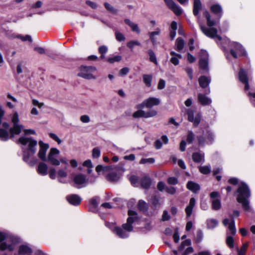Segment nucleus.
Wrapping results in <instances>:
<instances>
[{"mask_svg":"<svg viewBox=\"0 0 255 255\" xmlns=\"http://www.w3.org/2000/svg\"><path fill=\"white\" fill-rule=\"evenodd\" d=\"M210 11L214 14V17L212 18L210 13L207 10L203 12V15L206 18L207 25L209 28L205 25L200 24V27L202 32H218V29L214 27L215 26L218 25L220 19L223 14V10L222 6L219 3L213 4L211 5Z\"/></svg>","mask_w":255,"mask_h":255,"instance_id":"1","label":"nucleus"},{"mask_svg":"<svg viewBox=\"0 0 255 255\" xmlns=\"http://www.w3.org/2000/svg\"><path fill=\"white\" fill-rule=\"evenodd\" d=\"M17 143L25 145L27 144V148L23 151V159L28 162L29 157L36 152V146L37 141L32 137H20L17 140Z\"/></svg>","mask_w":255,"mask_h":255,"instance_id":"2","label":"nucleus"},{"mask_svg":"<svg viewBox=\"0 0 255 255\" xmlns=\"http://www.w3.org/2000/svg\"><path fill=\"white\" fill-rule=\"evenodd\" d=\"M238 193L237 200L242 205L243 209L246 211H250L249 201L248 199L250 197V190L248 186L244 182H242L238 188Z\"/></svg>","mask_w":255,"mask_h":255,"instance_id":"3","label":"nucleus"},{"mask_svg":"<svg viewBox=\"0 0 255 255\" xmlns=\"http://www.w3.org/2000/svg\"><path fill=\"white\" fill-rule=\"evenodd\" d=\"M11 122L13 126L12 128H10L9 130L10 138H13L14 134H19L23 128V126L18 124V115L17 112H15L13 114Z\"/></svg>","mask_w":255,"mask_h":255,"instance_id":"4","label":"nucleus"},{"mask_svg":"<svg viewBox=\"0 0 255 255\" xmlns=\"http://www.w3.org/2000/svg\"><path fill=\"white\" fill-rule=\"evenodd\" d=\"M80 72L78 76L86 79H95L92 72L96 70V68L93 66H86L82 65L79 68Z\"/></svg>","mask_w":255,"mask_h":255,"instance_id":"5","label":"nucleus"},{"mask_svg":"<svg viewBox=\"0 0 255 255\" xmlns=\"http://www.w3.org/2000/svg\"><path fill=\"white\" fill-rule=\"evenodd\" d=\"M59 154V151L56 148H51L48 153L47 161L53 165H59L60 161L56 159V156Z\"/></svg>","mask_w":255,"mask_h":255,"instance_id":"6","label":"nucleus"},{"mask_svg":"<svg viewBox=\"0 0 255 255\" xmlns=\"http://www.w3.org/2000/svg\"><path fill=\"white\" fill-rule=\"evenodd\" d=\"M157 112L154 110H150L148 112H144L141 110H138L134 112L132 116L134 118H148L150 117H154L157 115Z\"/></svg>","mask_w":255,"mask_h":255,"instance_id":"7","label":"nucleus"},{"mask_svg":"<svg viewBox=\"0 0 255 255\" xmlns=\"http://www.w3.org/2000/svg\"><path fill=\"white\" fill-rule=\"evenodd\" d=\"M38 144L40 149L37 155L41 160L43 161H46L47 157L46 156V153L49 147V144L44 143L42 140L39 141Z\"/></svg>","mask_w":255,"mask_h":255,"instance_id":"8","label":"nucleus"},{"mask_svg":"<svg viewBox=\"0 0 255 255\" xmlns=\"http://www.w3.org/2000/svg\"><path fill=\"white\" fill-rule=\"evenodd\" d=\"M168 7L171 9L176 15L182 14L183 10L181 7L177 5L173 0H164Z\"/></svg>","mask_w":255,"mask_h":255,"instance_id":"9","label":"nucleus"},{"mask_svg":"<svg viewBox=\"0 0 255 255\" xmlns=\"http://www.w3.org/2000/svg\"><path fill=\"white\" fill-rule=\"evenodd\" d=\"M188 116V120L190 122H193L194 126L196 127L199 124L201 121V116L198 114L195 118H194V113L192 110L188 109L186 111Z\"/></svg>","mask_w":255,"mask_h":255,"instance_id":"10","label":"nucleus"},{"mask_svg":"<svg viewBox=\"0 0 255 255\" xmlns=\"http://www.w3.org/2000/svg\"><path fill=\"white\" fill-rule=\"evenodd\" d=\"M68 202L71 205L74 206L79 205L81 202V197L76 194H71L66 197Z\"/></svg>","mask_w":255,"mask_h":255,"instance_id":"11","label":"nucleus"},{"mask_svg":"<svg viewBox=\"0 0 255 255\" xmlns=\"http://www.w3.org/2000/svg\"><path fill=\"white\" fill-rule=\"evenodd\" d=\"M73 181L77 185H82L88 183V180L86 179V176L82 174L75 175L73 178Z\"/></svg>","mask_w":255,"mask_h":255,"instance_id":"12","label":"nucleus"},{"mask_svg":"<svg viewBox=\"0 0 255 255\" xmlns=\"http://www.w3.org/2000/svg\"><path fill=\"white\" fill-rule=\"evenodd\" d=\"M160 103V100L156 98L150 97L146 99V105L147 109H151L154 106H158Z\"/></svg>","mask_w":255,"mask_h":255,"instance_id":"13","label":"nucleus"},{"mask_svg":"<svg viewBox=\"0 0 255 255\" xmlns=\"http://www.w3.org/2000/svg\"><path fill=\"white\" fill-rule=\"evenodd\" d=\"M107 180L111 182H116L120 178V174L115 172H112L106 176Z\"/></svg>","mask_w":255,"mask_h":255,"instance_id":"14","label":"nucleus"},{"mask_svg":"<svg viewBox=\"0 0 255 255\" xmlns=\"http://www.w3.org/2000/svg\"><path fill=\"white\" fill-rule=\"evenodd\" d=\"M199 84L202 88H206L207 87L210 83L211 79L209 77L205 76H202L199 77L198 79Z\"/></svg>","mask_w":255,"mask_h":255,"instance_id":"15","label":"nucleus"},{"mask_svg":"<svg viewBox=\"0 0 255 255\" xmlns=\"http://www.w3.org/2000/svg\"><path fill=\"white\" fill-rule=\"evenodd\" d=\"M128 215L129 217L127 219V223L130 225L138 219L137 213L134 211L128 210Z\"/></svg>","mask_w":255,"mask_h":255,"instance_id":"16","label":"nucleus"},{"mask_svg":"<svg viewBox=\"0 0 255 255\" xmlns=\"http://www.w3.org/2000/svg\"><path fill=\"white\" fill-rule=\"evenodd\" d=\"M196 204V200L194 198H191L190 200L189 204L185 209V212L188 217H190L192 212V209Z\"/></svg>","mask_w":255,"mask_h":255,"instance_id":"17","label":"nucleus"},{"mask_svg":"<svg viewBox=\"0 0 255 255\" xmlns=\"http://www.w3.org/2000/svg\"><path fill=\"white\" fill-rule=\"evenodd\" d=\"M202 3L200 0H194L193 12L195 16H198L201 9Z\"/></svg>","mask_w":255,"mask_h":255,"instance_id":"18","label":"nucleus"},{"mask_svg":"<svg viewBox=\"0 0 255 255\" xmlns=\"http://www.w3.org/2000/svg\"><path fill=\"white\" fill-rule=\"evenodd\" d=\"M199 102L202 105H208L211 103V100L204 95L199 94L198 96Z\"/></svg>","mask_w":255,"mask_h":255,"instance_id":"19","label":"nucleus"},{"mask_svg":"<svg viewBox=\"0 0 255 255\" xmlns=\"http://www.w3.org/2000/svg\"><path fill=\"white\" fill-rule=\"evenodd\" d=\"M187 188L194 193H196L200 189L199 185L193 181H189L187 183Z\"/></svg>","mask_w":255,"mask_h":255,"instance_id":"20","label":"nucleus"},{"mask_svg":"<svg viewBox=\"0 0 255 255\" xmlns=\"http://www.w3.org/2000/svg\"><path fill=\"white\" fill-rule=\"evenodd\" d=\"M199 66L201 70H204L206 72H209L208 60L205 59H200L199 61Z\"/></svg>","mask_w":255,"mask_h":255,"instance_id":"21","label":"nucleus"},{"mask_svg":"<svg viewBox=\"0 0 255 255\" xmlns=\"http://www.w3.org/2000/svg\"><path fill=\"white\" fill-rule=\"evenodd\" d=\"M151 183V179L149 177L145 176L141 180V186L145 189H148Z\"/></svg>","mask_w":255,"mask_h":255,"instance_id":"22","label":"nucleus"},{"mask_svg":"<svg viewBox=\"0 0 255 255\" xmlns=\"http://www.w3.org/2000/svg\"><path fill=\"white\" fill-rule=\"evenodd\" d=\"M233 47L237 51L238 54L241 56H245L246 55V51L243 48L242 46L236 42L233 43Z\"/></svg>","mask_w":255,"mask_h":255,"instance_id":"23","label":"nucleus"},{"mask_svg":"<svg viewBox=\"0 0 255 255\" xmlns=\"http://www.w3.org/2000/svg\"><path fill=\"white\" fill-rule=\"evenodd\" d=\"M48 167L47 165L43 163L40 162L38 166V172L41 175H46L47 173Z\"/></svg>","mask_w":255,"mask_h":255,"instance_id":"24","label":"nucleus"},{"mask_svg":"<svg viewBox=\"0 0 255 255\" xmlns=\"http://www.w3.org/2000/svg\"><path fill=\"white\" fill-rule=\"evenodd\" d=\"M239 78L242 83L248 80L247 72L243 68H241L239 72Z\"/></svg>","mask_w":255,"mask_h":255,"instance_id":"25","label":"nucleus"},{"mask_svg":"<svg viewBox=\"0 0 255 255\" xmlns=\"http://www.w3.org/2000/svg\"><path fill=\"white\" fill-rule=\"evenodd\" d=\"M138 209L142 212H146L148 209L147 204L142 200H139L137 205Z\"/></svg>","mask_w":255,"mask_h":255,"instance_id":"26","label":"nucleus"},{"mask_svg":"<svg viewBox=\"0 0 255 255\" xmlns=\"http://www.w3.org/2000/svg\"><path fill=\"white\" fill-rule=\"evenodd\" d=\"M125 22L131 28L133 32H139V29L137 24L133 23L129 19H125Z\"/></svg>","mask_w":255,"mask_h":255,"instance_id":"27","label":"nucleus"},{"mask_svg":"<svg viewBox=\"0 0 255 255\" xmlns=\"http://www.w3.org/2000/svg\"><path fill=\"white\" fill-rule=\"evenodd\" d=\"M32 253V250L27 246L21 245L19 248V254H30Z\"/></svg>","mask_w":255,"mask_h":255,"instance_id":"28","label":"nucleus"},{"mask_svg":"<svg viewBox=\"0 0 255 255\" xmlns=\"http://www.w3.org/2000/svg\"><path fill=\"white\" fill-rule=\"evenodd\" d=\"M192 159L195 162H200L204 160V154H201L199 152H194L192 154Z\"/></svg>","mask_w":255,"mask_h":255,"instance_id":"29","label":"nucleus"},{"mask_svg":"<svg viewBox=\"0 0 255 255\" xmlns=\"http://www.w3.org/2000/svg\"><path fill=\"white\" fill-rule=\"evenodd\" d=\"M231 222L230 223L229 225L228 226V228L231 231V234L233 235H235L236 233V229L235 226V221L234 217L233 215L231 216Z\"/></svg>","mask_w":255,"mask_h":255,"instance_id":"30","label":"nucleus"},{"mask_svg":"<svg viewBox=\"0 0 255 255\" xmlns=\"http://www.w3.org/2000/svg\"><path fill=\"white\" fill-rule=\"evenodd\" d=\"M176 50L178 51L182 50L184 47V42L181 38H178L176 41Z\"/></svg>","mask_w":255,"mask_h":255,"instance_id":"31","label":"nucleus"},{"mask_svg":"<svg viewBox=\"0 0 255 255\" xmlns=\"http://www.w3.org/2000/svg\"><path fill=\"white\" fill-rule=\"evenodd\" d=\"M152 76L151 75L144 74L143 75V80L145 84L148 87L151 85Z\"/></svg>","mask_w":255,"mask_h":255,"instance_id":"32","label":"nucleus"},{"mask_svg":"<svg viewBox=\"0 0 255 255\" xmlns=\"http://www.w3.org/2000/svg\"><path fill=\"white\" fill-rule=\"evenodd\" d=\"M159 197H158L156 195H154L151 197V202L152 205L153 206V207L157 208L160 206V203L159 202Z\"/></svg>","mask_w":255,"mask_h":255,"instance_id":"33","label":"nucleus"},{"mask_svg":"<svg viewBox=\"0 0 255 255\" xmlns=\"http://www.w3.org/2000/svg\"><path fill=\"white\" fill-rule=\"evenodd\" d=\"M9 137L8 132L3 128H0V138L4 141L7 140Z\"/></svg>","mask_w":255,"mask_h":255,"instance_id":"34","label":"nucleus"},{"mask_svg":"<svg viewBox=\"0 0 255 255\" xmlns=\"http://www.w3.org/2000/svg\"><path fill=\"white\" fill-rule=\"evenodd\" d=\"M205 34L209 37L214 39L217 42L222 40V37L217 34V33H205Z\"/></svg>","mask_w":255,"mask_h":255,"instance_id":"35","label":"nucleus"},{"mask_svg":"<svg viewBox=\"0 0 255 255\" xmlns=\"http://www.w3.org/2000/svg\"><path fill=\"white\" fill-rule=\"evenodd\" d=\"M115 232L118 236L121 238H125L128 236L126 233L121 228L116 227L115 228Z\"/></svg>","mask_w":255,"mask_h":255,"instance_id":"36","label":"nucleus"},{"mask_svg":"<svg viewBox=\"0 0 255 255\" xmlns=\"http://www.w3.org/2000/svg\"><path fill=\"white\" fill-rule=\"evenodd\" d=\"M104 6L105 7V8L109 11H110V12L112 13H114V14H116L118 12V9H116L115 8H114L112 5H111L110 4H109V3L107 2H104Z\"/></svg>","mask_w":255,"mask_h":255,"instance_id":"37","label":"nucleus"},{"mask_svg":"<svg viewBox=\"0 0 255 255\" xmlns=\"http://www.w3.org/2000/svg\"><path fill=\"white\" fill-rule=\"evenodd\" d=\"M148 54L149 56L150 61L157 65V62L156 60V58L154 52L152 50L150 49L148 51Z\"/></svg>","mask_w":255,"mask_h":255,"instance_id":"38","label":"nucleus"},{"mask_svg":"<svg viewBox=\"0 0 255 255\" xmlns=\"http://www.w3.org/2000/svg\"><path fill=\"white\" fill-rule=\"evenodd\" d=\"M247 247L248 244H244L240 250L238 249V255H245Z\"/></svg>","mask_w":255,"mask_h":255,"instance_id":"39","label":"nucleus"},{"mask_svg":"<svg viewBox=\"0 0 255 255\" xmlns=\"http://www.w3.org/2000/svg\"><path fill=\"white\" fill-rule=\"evenodd\" d=\"M212 208L214 210H218L221 208V202L218 199H215L212 201Z\"/></svg>","mask_w":255,"mask_h":255,"instance_id":"40","label":"nucleus"},{"mask_svg":"<svg viewBox=\"0 0 255 255\" xmlns=\"http://www.w3.org/2000/svg\"><path fill=\"white\" fill-rule=\"evenodd\" d=\"M199 171L204 174H207L210 173L211 169L209 166H200L199 167Z\"/></svg>","mask_w":255,"mask_h":255,"instance_id":"41","label":"nucleus"},{"mask_svg":"<svg viewBox=\"0 0 255 255\" xmlns=\"http://www.w3.org/2000/svg\"><path fill=\"white\" fill-rule=\"evenodd\" d=\"M194 136H195V135L192 131H191V130L188 131L187 136V141L189 143H192L193 140L194 139Z\"/></svg>","mask_w":255,"mask_h":255,"instance_id":"42","label":"nucleus"},{"mask_svg":"<svg viewBox=\"0 0 255 255\" xmlns=\"http://www.w3.org/2000/svg\"><path fill=\"white\" fill-rule=\"evenodd\" d=\"M234 240L232 237L228 236L226 239V243L230 248H233L234 247Z\"/></svg>","mask_w":255,"mask_h":255,"instance_id":"43","label":"nucleus"},{"mask_svg":"<svg viewBox=\"0 0 255 255\" xmlns=\"http://www.w3.org/2000/svg\"><path fill=\"white\" fill-rule=\"evenodd\" d=\"M122 57L121 56H116L114 57L109 58L108 59V61L110 63H113L115 62H119L121 60Z\"/></svg>","mask_w":255,"mask_h":255,"instance_id":"44","label":"nucleus"},{"mask_svg":"<svg viewBox=\"0 0 255 255\" xmlns=\"http://www.w3.org/2000/svg\"><path fill=\"white\" fill-rule=\"evenodd\" d=\"M155 161V160L153 158H142L140 161L139 163L140 164H145L147 162L150 163H153Z\"/></svg>","mask_w":255,"mask_h":255,"instance_id":"45","label":"nucleus"},{"mask_svg":"<svg viewBox=\"0 0 255 255\" xmlns=\"http://www.w3.org/2000/svg\"><path fill=\"white\" fill-rule=\"evenodd\" d=\"M140 43L137 41H130L127 43V46L129 47L131 51H132V48L134 45H140Z\"/></svg>","mask_w":255,"mask_h":255,"instance_id":"46","label":"nucleus"},{"mask_svg":"<svg viewBox=\"0 0 255 255\" xmlns=\"http://www.w3.org/2000/svg\"><path fill=\"white\" fill-rule=\"evenodd\" d=\"M218 224V221L215 219H211L208 222V226L209 228H213Z\"/></svg>","mask_w":255,"mask_h":255,"instance_id":"47","label":"nucleus"},{"mask_svg":"<svg viewBox=\"0 0 255 255\" xmlns=\"http://www.w3.org/2000/svg\"><path fill=\"white\" fill-rule=\"evenodd\" d=\"M100 150L98 148H94L92 151V156L93 158H98L100 156Z\"/></svg>","mask_w":255,"mask_h":255,"instance_id":"48","label":"nucleus"},{"mask_svg":"<svg viewBox=\"0 0 255 255\" xmlns=\"http://www.w3.org/2000/svg\"><path fill=\"white\" fill-rule=\"evenodd\" d=\"M200 59H205L208 60L209 55L207 52L204 50H201L200 52Z\"/></svg>","mask_w":255,"mask_h":255,"instance_id":"49","label":"nucleus"},{"mask_svg":"<svg viewBox=\"0 0 255 255\" xmlns=\"http://www.w3.org/2000/svg\"><path fill=\"white\" fill-rule=\"evenodd\" d=\"M167 182L169 184L175 185L178 183V180L174 177H171L168 178Z\"/></svg>","mask_w":255,"mask_h":255,"instance_id":"50","label":"nucleus"},{"mask_svg":"<svg viewBox=\"0 0 255 255\" xmlns=\"http://www.w3.org/2000/svg\"><path fill=\"white\" fill-rule=\"evenodd\" d=\"M197 140L198 144L200 146H203L205 143V138L202 136L200 135L197 136Z\"/></svg>","mask_w":255,"mask_h":255,"instance_id":"51","label":"nucleus"},{"mask_svg":"<svg viewBox=\"0 0 255 255\" xmlns=\"http://www.w3.org/2000/svg\"><path fill=\"white\" fill-rule=\"evenodd\" d=\"M122 227L124 229L128 232H130L133 229V227L132 226V225L128 223L123 224L122 225Z\"/></svg>","mask_w":255,"mask_h":255,"instance_id":"52","label":"nucleus"},{"mask_svg":"<svg viewBox=\"0 0 255 255\" xmlns=\"http://www.w3.org/2000/svg\"><path fill=\"white\" fill-rule=\"evenodd\" d=\"M86 3L87 5L90 6L93 9H96L98 7V5L96 3L93 2L91 0H86Z\"/></svg>","mask_w":255,"mask_h":255,"instance_id":"53","label":"nucleus"},{"mask_svg":"<svg viewBox=\"0 0 255 255\" xmlns=\"http://www.w3.org/2000/svg\"><path fill=\"white\" fill-rule=\"evenodd\" d=\"M49 135L51 138L57 141L58 144H60L61 143V140L55 133H50Z\"/></svg>","mask_w":255,"mask_h":255,"instance_id":"54","label":"nucleus"},{"mask_svg":"<svg viewBox=\"0 0 255 255\" xmlns=\"http://www.w3.org/2000/svg\"><path fill=\"white\" fill-rule=\"evenodd\" d=\"M165 190L168 193L172 195L174 194L176 192V189L173 187H166Z\"/></svg>","mask_w":255,"mask_h":255,"instance_id":"55","label":"nucleus"},{"mask_svg":"<svg viewBox=\"0 0 255 255\" xmlns=\"http://www.w3.org/2000/svg\"><path fill=\"white\" fill-rule=\"evenodd\" d=\"M202 239V232L201 230L197 231V235L196 237V241L197 243H199L201 241Z\"/></svg>","mask_w":255,"mask_h":255,"instance_id":"56","label":"nucleus"},{"mask_svg":"<svg viewBox=\"0 0 255 255\" xmlns=\"http://www.w3.org/2000/svg\"><path fill=\"white\" fill-rule=\"evenodd\" d=\"M116 37L119 41H122L125 39V37L122 33H116Z\"/></svg>","mask_w":255,"mask_h":255,"instance_id":"57","label":"nucleus"},{"mask_svg":"<svg viewBox=\"0 0 255 255\" xmlns=\"http://www.w3.org/2000/svg\"><path fill=\"white\" fill-rule=\"evenodd\" d=\"M165 81L162 79H160L158 84V86H157L158 89L159 90L163 89L165 87Z\"/></svg>","mask_w":255,"mask_h":255,"instance_id":"58","label":"nucleus"},{"mask_svg":"<svg viewBox=\"0 0 255 255\" xmlns=\"http://www.w3.org/2000/svg\"><path fill=\"white\" fill-rule=\"evenodd\" d=\"M157 188L160 191H162L164 189H165V184L163 182H159L157 185Z\"/></svg>","mask_w":255,"mask_h":255,"instance_id":"59","label":"nucleus"},{"mask_svg":"<svg viewBox=\"0 0 255 255\" xmlns=\"http://www.w3.org/2000/svg\"><path fill=\"white\" fill-rule=\"evenodd\" d=\"M207 138L208 140L212 142L214 140V135L212 132L210 131L207 132Z\"/></svg>","mask_w":255,"mask_h":255,"instance_id":"60","label":"nucleus"},{"mask_svg":"<svg viewBox=\"0 0 255 255\" xmlns=\"http://www.w3.org/2000/svg\"><path fill=\"white\" fill-rule=\"evenodd\" d=\"M129 69L128 67H124L121 69L119 71V74L121 75H125L128 74Z\"/></svg>","mask_w":255,"mask_h":255,"instance_id":"61","label":"nucleus"},{"mask_svg":"<svg viewBox=\"0 0 255 255\" xmlns=\"http://www.w3.org/2000/svg\"><path fill=\"white\" fill-rule=\"evenodd\" d=\"M80 120L83 123H87L90 122V118L87 115H83L80 117Z\"/></svg>","mask_w":255,"mask_h":255,"instance_id":"62","label":"nucleus"},{"mask_svg":"<svg viewBox=\"0 0 255 255\" xmlns=\"http://www.w3.org/2000/svg\"><path fill=\"white\" fill-rule=\"evenodd\" d=\"M58 175L60 177H66L67 176V173L63 169H60L58 171Z\"/></svg>","mask_w":255,"mask_h":255,"instance_id":"63","label":"nucleus"},{"mask_svg":"<svg viewBox=\"0 0 255 255\" xmlns=\"http://www.w3.org/2000/svg\"><path fill=\"white\" fill-rule=\"evenodd\" d=\"M108 48L105 46H102L99 48V52L101 54H105L107 52Z\"/></svg>","mask_w":255,"mask_h":255,"instance_id":"64","label":"nucleus"}]
</instances>
